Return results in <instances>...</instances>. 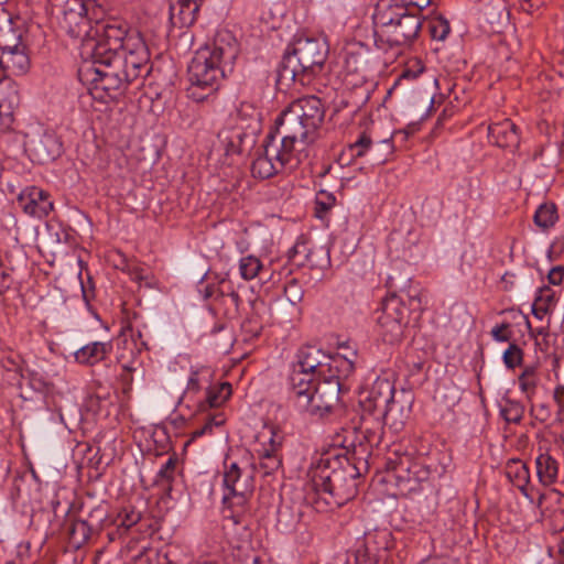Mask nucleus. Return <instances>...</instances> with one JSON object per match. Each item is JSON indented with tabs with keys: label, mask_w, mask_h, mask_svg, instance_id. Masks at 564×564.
Returning a JSON list of instances; mask_svg holds the SVG:
<instances>
[{
	"label": "nucleus",
	"mask_w": 564,
	"mask_h": 564,
	"mask_svg": "<svg viewBox=\"0 0 564 564\" xmlns=\"http://www.w3.org/2000/svg\"><path fill=\"white\" fill-rule=\"evenodd\" d=\"M101 44L88 53L91 63L79 69L80 79L89 83V96L101 102H119L123 88L151 72L150 52L141 33H126L120 26L101 29Z\"/></svg>",
	"instance_id": "f257e3e1"
},
{
	"label": "nucleus",
	"mask_w": 564,
	"mask_h": 564,
	"mask_svg": "<svg viewBox=\"0 0 564 564\" xmlns=\"http://www.w3.org/2000/svg\"><path fill=\"white\" fill-rule=\"evenodd\" d=\"M285 108L276 118L275 132L265 137L269 155L285 171L296 170L308 158V147L316 139V130L325 118V108Z\"/></svg>",
	"instance_id": "f03ea898"
},
{
	"label": "nucleus",
	"mask_w": 564,
	"mask_h": 564,
	"mask_svg": "<svg viewBox=\"0 0 564 564\" xmlns=\"http://www.w3.org/2000/svg\"><path fill=\"white\" fill-rule=\"evenodd\" d=\"M359 476L339 455L322 456L311 470L305 500L318 512L339 508L356 496Z\"/></svg>",
	"instance_id": "7ed1b4c3"
},
{
	"label": "nucleus",
	"mask_w": 564,
	"mask_h": 564,
	"mask_svg": "<svg viewBox=\"0 0 564 564\" xmlns=\"http://www.w3.org/2000/svg\"><path fill=\"white\" fill-rule=\"evenodd\" d=\"M387 286L392 292L377 312L378 335L383 343L395 345L403 339L411 316L417 318L422 311L421 289L411 285V278L401 273L389 275Z\"/></svg>",
	"instance_id": "20e7f679"
},
{
	"label": "nucleus",
	"mask_w": 564,
	"mask_h": 564,
	"mask_svg": "<svg viewBox=\"0 0 564 564\" xmlns=\"http://www.w3.org/2000/svg\"><path fill=\"white\" fill-rule=\"evenodd\" d=\"M237 53L235 44L223 40L199 48L188 65L187 96L196 104L215 102L216 84L227 69L231 70Z\"/></svg>",
	"instance_id": "39448f33"
},
{
	"label": "nucleus",
	"mask_w": 564,
	"mask_h": 564,
	"mask_svg": "<svg viewBox=\"0 0 564 564\" xmlns=\"http://www.w3.org/2000/svg\"><path fill=\"white\" fill-rule=\"evenodd\" d=\"M90 0H61V4L52 6V14L55 15L62 31L73 39L80 40L85 53H90L101 44V29L120 26L123 33L132 30L131 25L123 19L107 17L95 19L89 15Z\"/></svg>",
	"instance_id": "423d86ee"
},
{
	"label": "nucleus",
	"mask_w": 564,
	"mask_h": 564,
	"mask_svg": "<svg viewBox=\"0 0 564 564\" xmlns=\"http://www.w3.org/2000/svg\"><path fill=\"white\" fill-rule=\"evenodd\" d=\"M326 41L316 37H299L288 46L278 68L280 85L299 82L307 85L317 76L327 59Z\"/></svg>",
	"instance_id": "0eeeda50"
},
{
	"label": "nucleus",
	"mask_w": 564,
	"mask_h": 564,
	"mask_svg": "<svg viewBox=\"0 0 564 564\" xmlns=\"http://www.w3.org/2000/svg\"><path fill=\"white\" fill-rule=\"evenodd\" d=\"M373 24L376 44L386 43L389 46H402L412 42L422 25L416 13L398 3L378 8L373 14Z\"/></svg>",
	"instance_id": "6e6552de"
},
{
	"label": "nucleus",
	"mask_w": 564,
	"mask_h": 564,
	"mask_svg": "<svg viewBox=\"0 0 564 564\" xmlns=\"http://www.w3.org/2000/svg\"><path fill=\"white\" fill-rule=\"evenodd\" d=\"M347 388L334 379L310 382V387L289 392V398L300 412L322 419L332 413L339 404V395Z\"/></svg>",
	"instance_id": "1a4fd4ad"
},
{
	"label": "nucleus",
	"mask_w": 564,
	"mask_h": 564,
	"mask_svg": "<svg viewBox=\"0 0 564 564\" xmlns=\"http://www.w3.org/2000/svg\"><path fill=\"white\" fill-rule=\"evenodd\" d=\"M384 469L387 481H393L402 495L419 491L431 475L429 466L413 459L409 454H399L398 452H393L387 457Z\"/></svg>",
	"instance_id": "9d476101"
},
{
	"label": "nucleus",
	"mask_w": 564,
	"mask_h": 564,
	"mask_svg": "<svg viewBox=\"0 0 564 564\" xmlns=\"http://www.w3.org/2000/svg\"><path fill=\"white\" fill-rule=\"evenodd\" d=\"M236 126L224 129L218 139L226 155H242L256 144V133L259 130V120L247 117L242 108L235 109Z\"/></svg>",
	"instance_id": "9b49d317"
},
{
	"label": "nucleus",
	"mask_w": 564,
	"mask_h": 564,
	"mask_svg": "<svg viewBox=\"0 0 564 564\" xmlns=\"http://www.w3.org/2000/svg\"><path fill=\"white\" fill-rule=\"evenodd\" d=\"M326 359L327 355L314 346L300 348L289 375V392L310 387V382L316 381L319 373H324L323 368Z\"/></svg>",
	"instance_id": "f8f14e48"
},
{
	"label": "nucleus",
	"mask_w": 564,
	"mask_h": 564,
	"mask_svg": "<svg viewBox=\"0 0 564 564\" xmlns=\"http://www.w3.org/2000/svg\"><path fill=\"white\" fill-rule=\"evenodd\" d=\"M24 151L33 163L47 164L62 154V143L53 131L37 127L25 133Z\"/></svg>",
	"instance_id": "ddd939ff"
},
{
	"label": "nucleus",
	"mask_w": 564,
	"mask_h": 564,
	"mask_svg": "<svg viewBox=\"0 0 564 564\" xmlns=\"http://www.w3.org/2000/svg\"><path fill=\"white\" fill-rule=\"evenodd\" d=\"M378 67V55L365 46L360 45L358 48L346 53L344 63L346 82H369Z\"/></svg>",
	"instance_id": "4468645a"
},
{
	"label": "nucleus",
	"mask_w": 564,
	"mask_h": 564,
	"mask_svg": "<svg viewBox=\"0 0 564 564\" xmlns=\"http://www.w3.org/2000/svg\"><path fill=\"white\" fill-rule=\"evenodd\" d=\"M224 485L229 491L224 496V502L230 497L238 499L239 505H243L253 491V476L252 470L242 467L237 462L225 460Z\"/></svg>",
	"instance_id": "2eb2a0df"
},
{
	"label": "nucleus",
	"mask_w": 564,
	"mask_h": 564,
	"mask_svg": "<svg viewBox=\"0 0 564 564\" xmlns=\"http://www.w3.org/2000/svg\"><path fill=\"white\" fill-rule=\"evenodd\" d=\"M414 394L409 389L397 390L383 411V422L394 432L403 430L411 416Z\"/></svg>",
	"instance_id": "dca6fc26"
},
{
	"label": "nucleus",
	"mask_w": 564,
	"mask_h": 564,
	"mask_svg": "<svg viewBox=\"0 0 564 564\" xmlns=\"http://www.w3.org/2000/svg\"><path fill=\"white\" fill-rule=\"evenodd\" d=\"M355 370L354 362L340 355L327 356L324 362L323 372L319 373L318 379L323 380H336L339 381L343 388L345 381L351 376Z\"/></svg>",
	"instance_id": "f3484780"
},
{
	"label": "nucleus",
	"mask_w": 564,
	"mask_h": 564,
	"mask_svg": "<svg viewBox=\"0 0 564 564\" xmlns=\"http://www.w3.org/2000/svg\"><path fill=\"white\" fill-rule=\"evenodd\" d=\"M203 0H173L170 4L171 22L178 28L191 26L197 18Z\"/></svg>",
	"instance_id": "a211bd4d"
},
{
	"label": "nucleus",
	"mask_w": 564,
	"mask_h": 564,
	"mask_svg": "<svg viewBox=\"0 0 564 564\" xmlns=\"http://www.w3.org/2000/svg\"><path fill=\"white\" fill-rule=\"evenodd\" d=\"M502 475L525 497H532L529 468L522 460L509 459L503 467Z\"/></svg>",
	"instance_id": "6ab92c4d"
},
{
	"label": "nucleus",
	"mask_w": 564,
	"mask_h": 564,
	"mask_svg": "<svg viewBox=\"0 0 564 564\" xmlns=\"http://www.w3.org/2000/svg\"><path fill=\"white\" fill-rule=\"evenodd\" d=\"M31 62L26 53V46L23 44L17 48L4 52L0 56V68L11 72L15 76H22L30 69Z\"/></svg>",
	"instance_id": "aec40b11"
},
{
	"label": "nucleus",
	"mask_w": 564,
	"mask_h": 564,
	"mask_svg": "<svg viewBox=\"0 0 564 564\" xmlns=\"http://www.w3.org/2000/svg\"><path fill=\"white\" fill-rule=\"evenodd\" d=\"M384 422L370 419L367 415L360 416L359 424L354 426V431L358 432L357 440L370 445L372 448L379 446L383 437Z\"/></svg>",
	"instance_id": "412c9836"
},
{
	"label": "nucleus",
	"mask_w": 564,
	"mask_h": 564,
	"mask_svg": "<svg viewBox=\"0 0 564 564\" xmlns=\"http://www.w3.org/2000/svg\"><path fill=\"white\" fill-rule=\"evenodd\" d=\"M111 350L112 345L110 341H93L77 349L74 358L80 365L94 366L105 360Z\"/></svg>",
	"instance_id": "4be33fe9"
},
{
	"label": "nucleus",
	"mask_w": 564,
	"mask_h": 564,
	"mask_svg": "<svg viewBox=\"0 0 564 564\" xmlns=\"http://www.w3.org/2000/svg\"><path fill=\"white\" fill-rule=\"evenodd\" d=\"M263 152L259 153L251 164V173L253 177L267 180L278 173L284 172L283 167L278 166V161L269 155V144L264 140Z\"/></svg>",
	"instance_id": "5701e85b"
},
{
	"label": "nucleus",
	"mask_w": 564,
	"mask_h": 564,
	"mask_svg": "<svg viewBox=\"0 0 564 564\" xmlns=\"http://www.w3.org/2000/svg\"><path fill=\"white\" fill-rule=\"evenodd\" d=\"M372 447L365 444L362 441H355L347 446V456L341 459L349 460L354 470L358 471L359 475L366 473L369 468V458L371 456Z\"/></svg>",
	"instance_id": "b1692460"
},
{
	"label": "nucleus",
	"mask_w": 564,
	"mask_h": 564,
	"mask_svg": "<svg viewBox=\"0 0 564 564\" xmlns=\"http://www.w3.org/2000/svg\"><path fill=\"white\" fill-rule=\"evenodd\" d=\"M280 447L281 442L275 440V433L271 431L269 446H263V449L259 452L260 468L263 469L265 475H270L281 467L282 459L278 453Z\"/></svg>",
	"instance_id": "393cba45"
},
{
	"label": "nucleus",
	"mask_w": 564,
	"mask_h": 564,
	"mask_svg": "<svg viewBox=\"0 0 564 564\" xmlns=\"http://www.w3.org/2000/svg\"><path fill=\"white\" fill-rule=\"evenodd\" d=\"M536 475L544 486L552 485L557 477V462L547 453L540 454L535 459Z\"/></svg>",
	"instance_id": "a878e982"
},
{
	"label": "nucleus",
	"mask_w": 564,
	"mask_h": 564,
	"mask_svg": "<svg viewBox=\"0 0 564 564\" xmlns=\"http://www.w3.org/2000/svg\"><path fill=\"white\" fill-rule=\"evenodd\" d=\"M499 315L503 316V319L500 323H496V341L509 343L514 340L512 323L508 318H511L512 321H521L524 319L525 316L514 308L503 310Z\"/></svg>",
	"instance_id": "bb28decb"
},
{
	"label": "nucleus",
	"mask_w": 564,
	"mask_h": 564,
	"mask_svg": "<svg viewBox=\"0 0 564 564\" xmlns=\"http://www.w3.org/2000/svg\"><path fill=\"white\" fill-rule=\"evenodd\" d=\"M94 531L93 522L80 519L70 520V523L67 528L69 542L76 547L84 545L89 540Z\"/></svg>",
	"instance_id": "cd10ccee"
},
{
	"label": "nucleus",
	"mask_w": 564,
	"mask_h": 564,
	"mask_svg": "<svg viewBox=\"0 0 564 564\" xmlns=\"http://www.w3.org/2000/svg\"><path fill=\"white\" fill-rule=\"evenodd\" d=\"M519 145V135L516 126L508 119L496 124V147L516 149Z\"/></svg>",
	"instance_id": "c85d7f7f"
},
{
	"label": "nucleus",
	"mask_w": 564,
	"mask_h": 564,
	"mask_svg": "<svg viewBox=\"0 0 564 564\" xmlns=\"http://www.w3.org/2000/svg\"><path fill=\"white\" fill-rule=\"evenodd\" d=\"M23 45L22 33L14 28L10 18H7L4 23L0 25V51L1 54L10 50Z\"/></svg>",
	"instance_id": "c756f323"
},
{
	"label": "nucleus",
	"mask_w": 564,
	"mask_h": 564,
	"mask_svg": "<svg viewBox=\"0 0 564 564\" xmlns=\"http://www.w3.org/2000/svg\"><path fill=\"white\" fill-rule=\"evenodd\" d=\"M347 84H351L352 89L348 99L343 101V106H365L370 101L371 94L373 93V85L371 83L348 80Z\"/></svg>",
	"instance_id": "7c9ffc66"
},
{
	"label": "nucleus",
	"mask_w": 564,
	"mask_h": 564,
	"mask_svg": "<svg viewBox=\"0 0 564 564\" xmlns=\"http://www.w3.org/2000/svg\"><path fill=\"white\" fill-rule=\"evenodd\" d=\"M231 395V386L228 382H223L217 389L209 388L206 391V398L199 403V409L205 411L207 409L219 408Z\"/></svg>",
	"instance_id": "2f4dec72"
},
{
	"label": "nucleus",
	"mask_w": 564,
	"mask_h": 564,
	"mask_svg": "<svg viewBox=\"0 0 564 564\" xmlns=\"http://www.w3.org/2000/svg\"><path fill=\"white\" fill-rule=\"evenodd\" d=\"M372 149V140L367 130H362L359 138L354 142L347 145L344 152L340 155V160L344 161L345 158L349 160H354L357 158H362L367 153L370 154Z\"/></svg>",
	"instance_id": "473e14b6"
},
{
	"label": "nucleus",
	"mask_w": 564,
	"mask_h": 564,
	"mask_svg": "<svg viewBox=\"0 0 564 564\" xmlns=\"http://www.w3.org/2000/svg\"><path fill=\"white\" fill-rule=\"evenodd\" d=\"M44 195V191L39 187H29L18 196V204L23 212L30 216L37 217L39 200Z\"/></svg>",
	"instance_id": "72a5a7b5"
},
{
	"label": "nucleus",
	"mask_w": 564,
	"mask_h": 564,
	"mask_svg": "<svg viewBox=\"0 0 564 564\" xmlns=\"http://www.w3.org/2000/svg\"><path fill=\"white\" fill-rule=\"evenodd\" d=\"M395 391L394 384L388 379H377L369 390L368 395L377 401L379 405H387Z\"/></svg>",
	"instance_id": "f704fd0d"
},
{
	"label": "nucleus",
	"mask_w": 564,
	"mask_h": 564,
	"mask_svg": "<svg viewBox=\"0 0 564 564\" xmlns=\"http://www.w3.org/2000/svg\"><path fill=\"white\" fill-rule=\"evenodd\" d=\"M491 1L492 0H475L478 25L480 30L488 35L494 33Z\"/></svg>",
	"instance_id": "c9c22d12"
},
{
	"label": "nucleus",
	"mask_w": 564,
	"mask_h": 564,
	"mask_svg": "<svg viewBox=\"0 0 564 564\" xmlns=\"http://www.w3.org/2000/svg\"><path fill=\"white\" fill-rule=\"evenodd\" d=\"M557 218L556 205L554 203H544L535 210L533 220L538 227L549 229L554 226Z\"/></svg>",
	"instance_id": "e433bc0d"
},
{
	"label": "nucleus",
	"mask_w": 564,
	"mask_h": 564,
	"mask_svg": "<svg viewBox=\"0 0 564 564\" xmlns=\"http://www.w3.org/2000/svg\"><path fill=\"white\" fill-rule=\"evenodd\" d=\"M289 260L297 267H303L306 263H312L311 248L307 241L300 238L296 243L288 252Z\"/></svg>",
	"instance_id": "4c0bfd02"
},
{
	"label": "nucleus",
	"mask_w": 564,
	"mask_h": 564,
	"mask_svg": "<svg viewBox=\"0 0 564 564\" xmlns=\"http://www.w3.org/2000/svg\"><path fill=\"white\" fill-rule=\"evenodd\" d=\"M393 152L394 145L392 138L381 140L372 147L370 162L373 165H382L389 160V156L392 155Z\"/></svg>",
	"instance_id": "58836bf2"
},
{
	"label": "nucleus",
	"mask_w": 564,
	"mask_h": 564,
	"mask_svg": "<svg viewBox=\"0 0 564 564\" xmlns=\"http://www.w3.org/2000/svg\"><path fill=\"white\" fill-rule=\"evenodd\" d=\"M524 352L516 340L509 341L502 350V361L508 369L520 367L523 362Z\"/></svg>",
	"instance_id": "ea45409f"
},
{
	"label": "nucleus",
	"mask_w": 564,
	"mask_h": 564,
	"mask_svg": "<svg viewBox=\"0 0 564 564\" xmlns=\"http://www.w3.org/2000/svg\"><path fill=\"white\" fill-rule=\"evenodd\" d=\"M177 464L178 458L176 454L171 455L158 471L155 476V484L162 486L166 485L167 489L171 490V482L174 480Z\"/></svg>",
	"instance_id": "a19ab883"
},
{
	"label": "nucleus",
	"mask_w": 564,
	"mask_h": 564,
	"mask_svg": "<svg viewBox=\"0 0 564 564\" xmlns=\"http://www.w3.org/2000/svg\"><path fill=\"white\" fill-rule=\"evenodd\" d=\"M144 97L152 104L169 105L174 101V89L171 86L160 88L159 86H149L144 93Z\"/></svg>",
	"instance_id": "79ce46f5"
},
{
	"label": "nucleus",
	"mask_w": 564,
	"mask_h": 564,
	"mask_svg": "<svg viewBox=\"0 0 564 564\" xmlns=\"http://www.w3.org/2000/svg\"><path fill=\"white\" fill-rule=\"evenodd\" d=\"M19 104L20 96L17 85L11 80H3L1 78L0 106H18Z\"/></svg>",
	"instance_id": "37998d69"
},
{
	"label": "nucleus",
	"mask_w": 564,
	"mask_h": 564,
	"mask_svg": "<svg viewBox=\"0 0 564 564\" xmlns=\"http://www.w3.org/2000/svg\"><path fill=\"white\" fill-rule=\"evenodd\" d=\"M261 269H262L261 261L253 256L243 257L240 260L239 270H240L241 276L245 280H251V279L256 278L259 274Z\"/></svg>",
	"instance_id": "c03bdc74"
},
{
	"label": "nucleus",
	"mask_w": 564,
	"mask_h": 564,
	"mask_svg": "<svg viewBox=\"0 0 564 564\" xmlns=\"http://www.w3.org/2000/svg\"><path fill=\"white\" fill-rule=\"evenodd\" d=\"M359 406L361 409L360 416L367 415L370 419L383 421V411L386 405H379V403L368 394L365 399L359 401Z\"/></svg>",
	"instance_id": "a18cd8bd"
},
{
	"label": "nucleus",
	"mask_w": 564,
	"mask_h": 564,
	"mask_svg": "<svg viewBox=\"0 0 564 564\" xmlns=\"http://www.w3.org/2000/svg\"><path fill=\"white\" fill-rule=\"evenodd\" d=\"M554 301L555 293L549 286H543L539 289L538 295L535 296L534 300L536 306L540 305V308H538V311H541L542 313H549L551 306L554 304Z\"/></svg>",
	"instance_id": "49530a36"
},
{
	"label": "nucleus",
	"mask_w": 564,
	"mask_h": 564,
	"mask_svg": "<svg viewBox=\"0 0 564 564\" xmlns=\"http://www.w3.org/2000/svg\"><path fill=\"white\" fill-rule=\"evenodd\" d=\"M141 520V513L132 509H123L119 512L116 523L118 528H124L126 530L135 525Z\"/></svg>",
	"instance_id": "de8ad7c7"
},
{
	"label": "nucleus",
	"mask_w": 564,
	"mask_h": 564,
	"mask_svg": "<svg viewBox=\"0 0 564 564\" xmlns=\"http://www.w3.org/2000/svg\"><path fill=\"white\" fill-rule=\"evenodd\" d=\"M225 423V417L221 413L208 415L204 425L192 433L193 438L200 437L206 433H210L214 426H220Z\"/></svg>",
	"instance_id": "09e8293b"
},
{
	"label": "nucleus",
	"mask_w": 564,
	"mask_h": 564,
	"mask_svg": "<svg viewBox=\"0 0 564 564\" xmlns=\"http://www.w3.org/2000/svg\"><path fill=\"white\" fill-rule=\"evenodd\" d=\"M284 295L292 305H296L303 300L304 291L301 284L293 279L284 285Z\"/></svg>",
	"instance_id": "8fccbe9b"
},
{
	"label": "nucleus",
	"mask_w": 564,
	"mask_h": 564,
	"mask_svg": "<svg viewBox=\"0 0 564 564\" xmlns=\"http://www.w3.org/2000/svg\"><path fill=\"white\" fill-rule=\"evenodd\" d=\"M334 203H335V196L333 194H329L325 191H321L316 195V200H315L316 216L321 218L323 214L327 213L333 207Z\"/></svg>",
	"instance_id": "3c124183"
},
{
	"label": "nucleus",
	"mask_w": 564,
	"mask_h": 564,
	"mask_svg": "<svg viewBox=\"0 0 564 564\" xmlns=\"http://www.w3.org/2000/svg\"><path fill=\"white\" fill-rule=\"evenodd\" d=\"M219 296L221 302L227 306L228 314H237L240 305V296L239 294L230 290L228 293L224 291H219Z\"/></svg>",
	"instance_id": "603ef678"
},
{
	"label": "nucleus",
	"mask_w": 564,
	"mask_h": 564,
	"mask_svg": "<svg viewBox=\"0 0 564 564\" xmlns=\"http://www.w3.org/2000/svg\"><path fill=\"white\" fill-rule=\"evenodd\" d=\"M135 361H131L129 364H123L121 366L122 372L119 375V379L122 383V389L124 392H128L132 388L133 383V372L137 370L134 366Z\"/></svg>",
	"instance_id": "864d4df0"
},
{
	"label": "nucleus",
	"mask_w": 564,
	"mask_h": 564,
	"mask_svg": "<svg viewBox=\"0 0 564 564\" xmlns=\"http://www.w3.org/2000/svg\"><path fill=\"white\" fill-rule=\"evenodd\" d=\"M499 415L506 423H517L521 420L522 411L518 405L505 406L500 409Z\"/></svg>",
	"instance_id": "5fc2aeb1"
},
{
	"label": "nucleus",
	"mask_w": 564,
	"mask_h": 564,
	"mask_svg": "<svg viewBox=\"0 0 564 564\" xmlns=\"http://www.w3.org/2000/svg\"><path fill=\"white\" fill-rule=\"evenodd\" d=\"M108 513L104 506H98L94 508L88 517V522L94 523V530H99L102 527V523L107 520Z\"/></svg>",
	"instance_id": "6e6d98bb"
},
{
	"label": "nucleus",
	"mask_w": 564,
	"mask_h": 564,
	"mask_svg": "<svg viewBox=\"0 0 564 564\" xmlns=\"http://www.w3.org/2000/svg\"><path fill=\"white\" fill-rule=\"evenodd\" d=\"M451 28L447 21L438 20L431 25V34L433 39L443 41L449 33Z\"/></svg>",
	"instance_id": "4d7b16f0"
},
{
	"label": "nucleus",
	"mask_w": 564,
	"mask_h": 564,
	"mask_svg": "<svg viewBox=\"0 0 564 564\" xmlns=\"http://www.w3.org/2000/svg\"><path fill=\"white\" fill-rule=\"evenodd\" d=\"M520 389L530 395L534 392L538 384V377H528L527 375H520L518 378Z\"/></svg>",
	"instance_id": "13d9d810"
},
{
	"label": "nucleus",
	"mask_w": 564,
	"mask_h": 564,
	"mask_svg": "<svg viewBox=\"0 0 564 564\" xmlns=\"http://www.w3.org/2000/svg\"><path fill=\"white\" fill-rule=\"evenodd\" d=\"M497 42V39H496ZM499 55L507 63L517 66L516 61L511 59V52L509 47L505 44V40L499 36L498 44L496 43V56Z\"/></svg>",
	"instance_id": "bf43d9fd"
},
{
	"label": "nucleus",
	"mask_w": 564,
	"mask_h": 564,
	"mask_svg": "<svg viewBox=\"0 0 564 564\" xmlns=\"http://www.w3.org/2000/svg\"><path fill=\"white\" fill-rule=\"evenodd\" d=\"M53 210V203L50 200V195L44 191V195L39 200L37 218L47 216Z\"/></svg>",
	"instance_id": "052dcab7"
},
{
	"label": "nucleus",
	"mask_w": 564,
	"mask_h": 564,
	"mask_svg": "<svg viewBox=\"0 0 564 564\" xmlns=\"http://www.w3.org/2000/svg\"><path fill=\"white\" fill-rule=\"evenodd\" d=\"M12 108H0V131L9 130L13 123Z\"/></svg>",
	"instance_id": "680f3d73"
},
{
	"label": "nucleus",
	"mask_w": 564,
	"mask_h": 564,
	"mask_svg": "<svg viewBox=\"0 0 564 564\" xmlns=\"http://www.w3.org/2000/svg\"><path fill=\"white\" fill-rule=\"evenodd\" d=\"M204 371L209 373V370L207 368L191 370V376H189L188 382H187V390L197 392L200 389L198 376L200 372H204Z\"/></svg>",
	"instance_id": "e2e57ef3"
},
{
	"label": "nucleus",
	"mask_w": 564,
	"mask_h": 564,
	"mask_svg": "<svg viewBox=\"0 0 564 564\" xmlns=\"http://www.w3.org/2000/svg\"><path fill=\"white\" fill-rule=\"evenodd\" d=\"M295 102L302 104L305 102L307 106H318L323 105V100L321 97L313 95V94H306L301 97H299L296 100L290 101L288 106H294Z\"/></svg>",
	"instance_id": "0e129e2a"
},
{
	"label": "nucleus",
	"mask_w": 564,
	"mask_h": 564,
	"mask_svg": "<svg viewBox=\"0 0 564 564\" xmlns=\"http://www.w3.org/2000/svg\"><path fill=\"white\" fill-rule=\"evenodd\" d=\"M564 278V267L557 265L550 270L547 274V280L550 284L560 285Z\"/></svg>",
	"instance_id": "69168bd1"
},
{
	"label": "nucleus",
	"mask_w": 564,
	"mask_h": 564,
	"mask_svg": "<svg viewBox=\"0 0 564 564\" xmlns=\"http://www.w3.org/2000/svg\"><path fill=\"white\" fill-rule=\"evenodd\" d=\"M554 401L557 404V414L564 413V386H557L553 394Z\"/></svg>",
	"instance_id": "338daca9"
},
{
	"label": "nucleus",
	"mask_w": 564,
	"mask_h": 564,
	"mask_svg": "<svg viewBox=\"0 0 564 564\" xmlns=\"http://www.w3.org/2000/svg\"><path fill=\"white\" fill-rule=\"evenodd\" d=\"M544 4L543 0H521V8L529 13L534 12Z\"/></svg>",
	"instance_id": "774afa93"
}]
</instances>
